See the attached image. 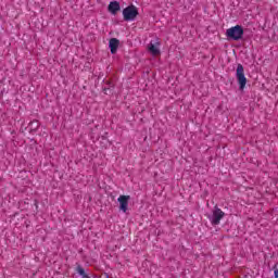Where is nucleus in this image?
Returning <instances> with one entry per match:
<instances>
[{
	"mask_svg": "<svg viewBox=\"0 0 278 278\" xmlns=\"http://www.w3.org/2000/svg\"><path fill=\"white\" fill-rule=\"evenodd\" d=\"M138 14V8H136L134 4H130L123 10L124 21L127 23H129V21H136Z\"/></svg>",
	"mask_w": 278,
	"mask_h": 278,
	"instance_id": "nucleus-2",
	"label": "nucleus"
},
{
	"mask_svg": "<svg viewBox=\"0 0 278 278\" xmlns=\"http://www.w3.org/2000/svg\"><path fill=\"white\" fill-rule=\"evenodd\" d=\"M225 218V212L218 207V205H215L213 210V214L208 215V219L211 220L212 225H220V220Z\"/></svg>",
	"mask_w": 278,
	"mask_h": 278,
	"instance_id": "nucleus-4",
	"label": "nucleus"
},
{
	"mask_svg": "<svg viewBox=\"0 0 278 278\" xmlns=\"http://www.w3.org/2000/svg\"><path fill=\"white\" fill-rule=\"evenodd\" d=\"M78 275H80V277L83 278H90L88 274H86V270L84 269V267H81V265H78L76 268Z\"/></svg>",
	"mask_w": 278,
	"mask_h": 278,
	"instance_id": "nucleus-11",
	"label": "nucleus"
},
{
	"mask_svg": "<svg viewBox=\"0 0 278 278\" xmlns=\"http://www.w3.org/2000/svg\"><path fill=\"white\" fill-rule=\"evenodd\" d=\"M108 10L111 14H117V12H121V2L118 1L110 2Z\"/></svg>",
	"mask_w": 278,
	"mask_h": 278,
	"instance_id": "nucleus-7",
	"label": "nucleus"
},
{
	"mask_svg": "<svg viewBox=\"0 0 278 278\" xmlns=\"http://www.w3.org/2000/svg\"><path fill=\"white\" fill-rule=\"evenodd\" d=\"M244 36V28L241 25H236L226 30L228 40H242Z\"/></svg>",
	"mask_w": 278,
	"mask_h": 278,
	"instance_id": "nucleus-1",
	"label": "nucleus"
},
{
	"mask_svg": "<svg viewBox=\"0 0 278 278\" xmlns=\"http://www.w3.org/2000/svg\"><path fill=\"white\" fill-rule=\"evenodd\" d=\"M119 45H121V40H118L117 38L110 39L109 48L111 49L112 55H114L116 53V51H118Z\"/></svg>",
	"mask_w": 278,
	"mask_h": 278,
	"instance_id": "nucleus-6",
	"label": "nucleus"
},
{
	"mask_svg": "<svg viewBox=\"0 0 278 278\" xmlns=\"http://www.w3.org/2000/svg\"><path fill=\"white\" fill-rule=\"evenodd\" d=\"M29 134H35V131H38V128L40 127V122L37 119H34L33 122L29 123Z\"/></svg>",
	"mask_w": 278,
	"mask_h": 278,
	"instance_id": "nucleus-8",
	"label": "nucleus"
},
{
	"mask_svg": "<svg viewBox=\"0 0 278 278\" xmlns=\"http://www.w3.org/2000/svg\"><path fill=\"white\" fill-rule=\"evenodd\" d=\"M274 277L278 278V268L277 265L274 266Z\"/></svg>",
	"mask_w": 278,
	"mask_h": 278,
	"instance_id": "nucleus-12",
	"label": "nucleus"
},
{
	"mask_svg": "<svg viewBox=\"0 0 278 278\" xmlns=\"http://www.w3.org/2000/svg\"><path fill=\"white\" fill-rule=\"evenodd\" d=\"M149 51L152 55H160V49H157L154 43L149 45Z\"/></svg>",
	"mask_w": 278,
	"mask_h": 278,
	"instance_id": "nucleus-10",
	"label": "nucleus"
},
{
	"mask_svg": "<svg viewBox=\"0 0 278 278\" xmlns=\"http://www.w3.org/2000/svg\"><path fill=\"white\" fill-rule=\"evenodd\" d=\"M236 77L239 84V90L247 88V76H244V66L242 64L237 65Z\"/></svg>",
	"mask_w": 278,
	"mask_h": 278,
	"instance_id": "nucleus-3",
	"label": "nucleus"
},
{
	"mask_svg": "<svg viewBox=\"0 0 278 278\" xmlns=\"http://www.w3.org/2000/svg\"><path fill=\"white\" fill-rule=\"evenodd\" d=\"M131 199L130 195H121L117 201L119 203V210L121 212H127V207L129 205V200Z\"/></svg>",
	"mask_w": 278,
	"mask_h": 278,
	"instance_id": "nucleus-5",
	"label": "nucleus"
},
{
	"mask_svg": "<svg viewBox=\"0 0 278 278\" xmlns=\"http://www.w3.org/2000/svg\"><path fill=\"white\" fill-rule=\"evenodd\" d=\"M112 90H114V84L108 83L106 87H103L104 94H112Z\"/></svg>",
	"mask_w": 278,
	"mask_h": 278,
	"instance_id": "nucleus-9",
	"label": "nucleus"
}]
</instances>
